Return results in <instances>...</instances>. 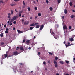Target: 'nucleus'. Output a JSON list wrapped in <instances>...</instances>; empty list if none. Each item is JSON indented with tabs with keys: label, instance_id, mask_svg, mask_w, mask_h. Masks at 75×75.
Returning a JSON list of instances; mask_svg holds the SVG:
<instances>
[{
	"label": "nucleus",
	"instance_id": "28",
	"mask_svg": "<svg viewBox=\"0 0 75 75\" xmlns=\"http://www.w3.org/2000/svg\"><path fill=\"white\" fill-rule=\"evenodd\" d=\"M30 29L31 30H33V27H30Z\"/></svg>",
	"mask_w": 75,
	"mask_h": 75
},
{
	"label": "nucleus",
	"instance_id": "62",
	"mask_svg": "<svg viewBox=\"0 0 75 75\" xmlns=\"http://www.w3.org/2000/svg\"><path fill=\"white\" fill-rule=\"evenodd\" d=\"M52 34H55V33L54 32H52Z\"/></svg>",
	"mask_w": 75,
	"mask_h": 75
},
{
	"label": "nucleus",
	"instance_id": "36",
	"mask_svg": "<svg viewBox=\"0 0 75 75\" xmlns=\"http://www.w3.org/2000/svg\"><path fill=\"white\" fill-rule=\"evenodd\" d=\"M5 33L6 34V33H8V31H7L6 30L5 31Z\"/></svg>",
	"mask_w": 75,
	"mask_h": 75
},
{
	"label": "nucleus",
	"instance_id": "41",
	"mask_svg": "<svg viewBox=\"0 0 75 75\" xmlns=\"http://www.w3.org/2000/svg\"><path fill=\"white\" fill-rule=\"evenodd\" d=\"M15 1H20V0H14Z\"/></svg>",
	"mask_w": 75,
	"mask_h": 75
},
{
	"label": "nucleus",
	"instance_id": "30",
	"mask_svg": "<svg viewBox=\"0 0 75 75\" xmlns=\"http://www.w3.org/2000/svg\"><path fill=\"white\" fill-rule=\"evenodd\" d=\"M43 64L44 65H46V62H45V61L43 62Z\"/></svg>",
	"mask_w": 75,
	"mask_h": 75
},
{
	"label": "nucleus",
	"instance_id": "12",
	"mask_svg": "<svg viewBox=\"0 0 75 75\" xmlns=\"http://www.w3.org/2000/svg\"><path fill=\"white\" fill-rule=\"evenodd\" d=\"M17 31L19 33H23V31H20V30H17Z\"/></svg>",
	"mask_w": 75,
	"mask_h": 75
},
{
	"label": "nucleus",
	"instance_id": "32",
	"mask_svg": "<svg viewBox=\"0 0 75 75\" xmlns=\"http://www.w3.org/2000/svg\"><path fill=\"white\" fill-rule=\"evenodd\" d=\"M34 9H35V10H38V8H37V7H35L34 8Z\"/></svg>",
	"mask_w": 75,
	"mask_h": 75
},
{
	"label": "nucleus",
	"instance_id": "7",
	"mask_svg": "<svg viewBox=\"0 0 75 75\" xmlns=\"http://www.w3.org/2000/svg\"><path fill=\"white\" fill-rule=\"evenodd\" d=\"M74 38H71L69 39V41H73Z\"/></svg>",
	"mask_w": 75,
	"mask_h": 75
},
{
	"label": "nucleus",
	"instance_id": "24",
	"mask_svg": "<svg viewBox=\"0 0 75 75\" xmlns=\"http://www.w3.org/2000/svg\"><path fill=\"white\" fill-rule=\"evenodd\" d=\"M30 26H35V24L34 23H33L32 24H31Z\"/></svg>",
	"mask_w": 75,
	"mask_h": 75
},
{
	"label": "nucleus",
	"instance_id": "49",
	"mask_svg": "<svg viewBox=\"0 0 75 75\" xmlns=\"http://www.w3.org/2000/svg\"><path fill=\"white\" fill-rule=\"evenodd\" d=\"M9 23H10V21H8L7 22V23L9 24Z\"/></svg>",
	"mask_w": 75,
	"mask_h": 75
},
{
	"label": "nucleus",
	"instance_id": "37",
	"mask_svg": "<svg viewBox=\"0 0 75 75\" xmlns=\"http://www.w3.org/2000/svg\"><path fill=\"white\" fill-rule=\"evenodd\" d=\"M69 29H71V28H72V27L71 26H69Z\"/></svg>",
	"mask_w": 75,
	"mask_h": 75
},
{
	"label": "nucleus",
	"instance_id": "14",
	"mask_svg": "<svg viewBox=\"0 0 75 75\" xmlns=\"http://www.w3.org/2000/svg\"><path fill=\"white\" fill-rule=\"evenodd\" d=\"M26 42L27 44H28L30 43V40H28L26 41Z\"/></svg>",
	"mask_w": 75,
	"mask_h": 75
},
{
	"label": "nucleus",
	"instance_id": "23",
	"mask_svg": "<svg viewBox=\"0 0 75 75\" xmlns=\"http://www.w3.org/2000/svg\"><path fill=\"white\" fill-rule=\"evenodd\" d=\"M28 10L29 11H31V8L30 7H28Z\"/></svg>",
	"mask_w": 75,
	"mask_h": 75
},
{
	"label": "nucleus",
	"instance_id": "2",
	"mask_svg": "<svg viewBox=\"0 0 75 75\" xmlns=\"http://www.w3.org/2000/svg\"><path fill=\"white\" fill-rule=\"evenodd\" d=\"M54 64L55 65V67L56 68H57L58 67V64H57V63L55 60H54Z\"/></svg>",
	"mask_w": 75,
	"mask_h": 75
},
{
	"label": "nucleus",
	"instance_id": "15",
	"mask_svg": "<svg viewBox=\"0 0 75 75\" xmlns=\"http://www.w3.org/2000/svg\"><path fill=\"white\" fill-rule=\"evenodd\" d=\"M59 62L62 64H64V61H61Z\"/></svg>",
	"mask_w": 75,
	"mask_h": 75
},
{
	"label": "nucleus",
	"instance_id": "40",
	"mask_svg": "<svg viewBox=\"0 0 75 75\" xmlns=\"http://www.w3.org/2000/svg\"><path fill=\"white\" fill-rule=\"evenodd\" d=\"M13 24H16V21H14L13 22Z\"/></svg>",
	"mask_w": 75,
	"mask_h": 75
},
{
	"label": "nucleus",
	"instance_id": "6",
	"mask_svg": "<svg viewBox=\"0 0 75 75\" xmlns=\"http://www.w3.org/2000/svg\"><path fill=\"white\" fill-rule=\"evenodd\" d=\"M30 23L29 21H28L27 22H25L24 23V25H27V24H28Z\"/></svg>",
	"mask_w": 75,
	"mask_h": 75
},
{
	"label": "nucleus",
	"instance_id": "9",
	"mask_svg": "<svg viewBox=\"0 0 75 75\" xmlns=\"http://www.w3.org/2000/svg\"><path fill=\"white\" fill-rule=\"evenodd\" d=\"M20 50L21 51H23L24 50V48L22 46L20 47Z\"/></svg>",
	"mask_w": 75,
	"mask_h": 75
},
{
	"label": "nucleus",
	"instance_id": "19",
	"mask_svg": "<svg viewBox=\"0 0 75 75\" xmlns=\"http://www.w3.org/2000/svg\"><path fill=\"white\" fill-rule=\"evenodd\" d=\"M49 9H50V11H52L53 10V8H52V7H50Z\"/></svg>",
	"mask_w": 75,
	"mask_h": 75
},
{
	"label": "nucleus",
	"instance_id": "16",
	"mask_svg": "<svg viewBox=\"0 0 75 75\" xmlns=\"http://www.w3.org/2000/svg\"><path fill=\"white\" fill-rule=\"evenodd\" d=\"M69 4L70 6H72V2H70Z\"/></svg>",
	"mask_w": 75,
	"mask_h": 75
},
{
	"label": "nucleus",
	"instance_id": "57",
	"mask_svg": "<svg viewBox=\"0 0 75 75\" xmlns=\"http://www.w3.org/2000/svg\"><path fill=\"white\" fill-rule=\"evenodd\" d=\"M13 30H15V29H16V28L15 27H13Z\"/></svg>",
	"mask_w": 75,
	"mask_h": 75
},
{
	"label": "nucleus",
	"instance_id": "46",
	"mask_svg": "<svg viewBox=\"0 0 75 75\" xmlns=\"http://www.w3.org/2000/svg\"><path fill=\"white\" fill-rule=\"evenodd\" d=\"M33 3H35V1L33 0Z\"/></svg>",
	"mask_w": 75,
	"mask_h": 75
},
{
	"label": "nucleus",
	"instance_id": "55",
	"mask_svg": "<svg viewBox=\"0 0 75 75\" xmlns=\"http://www.w3.org/2000/svg\"><path fill=\"white\" fill-rule=\"evenodd\" d=\"M19 64H20V65H22L23 64L22 63H19Z\"/></svg>",
	"mask_w": 75,
	"mask_h": 75
},
{
	"label": "nucleus",
	"instance_id": "56",
	"mask_svg": "<svg viewBox=\"0 0 75 75\" xmlns=\"http://www.w3.org/2000/svg\"><path fill=\"white\" fill-rule=\"evenodd\" d=\"M64 16H63L62 17V18L63 19H64Z\"/></svg>",
	"mask_w": 75,
	"mask_h": 75
},
{
	"label": "nucleus",
	"instance_id": "11",
	"mask_svg": "<svg viewBox=\"0 0 75 75\" xmlns=\"http://www.w3.org/2000/svg\"><path fill=\"white\" fill-rule=\"evenodd\" d=\"M68 12V11L67 9H65L64 11V13L65 14H67Z\"/></svg>",
	"mask_w": 75,
	"mask_h": 75
},
{
	"label": "nucleus",
	"instance_id": "18",
	"mask_svg": "<svg viewBox=\"0 0 75 75\" xmlns=\"http://www.w3.org/2000/svg\"><path fill=\"white\" fill-rule=\"evenodd\" d=\"M36 28H38L40 27V25H36L35 27Z\"/></svg>",
	"mask_w": 75,
	"mask_h": 75
},
{
	"label": "nucleus",
	"instance_id": "5",
	"mask_svg": "<svg viewBox=\"0 0 75 75\" xmlns=\"http://www.w3.org/2000/svg\"><path fill=\"white\" fill-rule=\"evenodd\" d=\"M18 16H14L13 17V18L14 20H16L18 18Z\"/></svg>",
	"mask_w": 75,
	"mask_h": 75
},
{
	"label": "nucleus",
	"instance_id": "47",
	"mask_svg": "<svg viewBox=\"0 0 75 75\" xmlns=\"http://www.w3.org/2000/svg\"><path fill=\"white\" fill-rule=\"evenodd\" d=\"M39 24V23H35V25H37V24Z\"/></svg>",
	"mask_w": 75,
	"mask_h": 75
},
{
	"label": "nucleus",
	"instance_id": "22",
	"mask_svg": "<svg viewBox=\"0 0 75 75\" xmlns=\"http://www.w3.org/2000/svg\"><path fill=\"white\" fill-rule=\"evenodd\" d=\"M0 3H3V0H0Z\"/></svg>",
	"mask_w": 75,
	"mask_h": 75
},
{
	"label": "nucleus",
	"instance_id": "20",
	"mask_svg": "<svg viewBox=\"0 0 75 75\" xmlns=\"http://www.w3.org/2000/svg\"><path fill=\"white\" fill-rule=\"evenodd\" d=\"M0 36L1 37H3V34L2 33L0 35Z\"/></svg>",
	"mask_w": 75,
	"mask_h": 75
},
{
	"label": "nucleus",
	"instance_id": "31",
	"mask_svg": "<svg viewBox=\"0 0 75 75\" xmlns=\"http://www.w3.org/2000/svg\"><path fill=\"white\" fill-rule=\"evenodd\" d=\"M69 62L68 61H67V60L66 61V63H67V64H68Z\"/></svg>",
	"mask_w": 75,
	"mask_h": 75
},
{
	"label": "nucleus",
	"instance_id": "43",
	"mask_svg": "<svg viewBox=\"0 0 75 75\" xmlns=\"http://www.w3.org/2000/svg\"><path fill=\"white\" fill-rule=\"evenodd\" d=\"M75 35H73L72 36V38H74V37H75Z\"/></svg>",
	"mask_w": 75,
	"mask_h": 75
},
{
	"label": "nucleus",
	"instance_id": "17",
	"mask_svg": "<svg viewBox=\"0 0 75 75\" xmlns=\"http://www.w3.org/2000/svg\"><path fill=\"white\" fill-rule=\"evenodd\" d=\"M48 53H49V55H53V53H52L49 52Z\"/></svg>",
	"mask_w": 75,
	"mask_h": 75
},
{
	"label": "nucleus",
	"instance_id": "38",
	"mask_svg": "<svg viewBox=\"0 0 75 75\" xmlns=\"http://www.w3.org/2000/svg\"><path fill=\"white\" fill-rule=\"evenodd\" d=\"M8 18H11V17H10V16H8Z\"/></svg>",
	"mask_w": 75,
	"mask_h": 75
},
{
	"label": "nucleus",
	"instance_id": "50",
	"mask_svg": "<svg viewBox=\"0 0 75 75\" xmlns=\"http://www.w3.org/2000/svg\"><path fill=\"white\" fill-rule=\"evenodd\" d=\"M13 24H12V23H11L10 24H9V25H10V26H11V25H12Z\"/></svg>",
	"mask_w": 75,
	"mask_h": 75
},
{
	"label": "nucleus",
	"instance_id": "61",
	"mask_svg": "<svg viewBox=\"0 0 75 75\" xmlns=\"http://www.w3.org/2000/svg\"><path fill=\"white\" fill-rule=\"evenodd\" d=\"M30 20H32V17H30Z\"/></svg>",
	"mask_w": 75,
	"mask_h": 75
},
{
	"label": "nucleus",
	"instance_id": "1",
	"mask_svg": "<svg viewBox=\"0 0 75 75\" xmlns=\"http://www.w3.org/2000/svg\"><path fill=\"white\" fill-rule=\"evenodd\" d=\"M8 55L7 54H4L2 55V58L3 59H5V58H6L7 57Z\"/></svg>",
	"mask_w": 75,
	"mask_h": 75
},
{
	"label": "nucleus",
	"instance_id": "60",
	"mask_svg": "<svg viewBox=\"0 0 75 75\" xmlns=\"http://www.w3.org/2000/svg\"><path fill=\"white\" fill-rule=\"evenodd\" d=\"M40 52H38V55H40Z\"/></svg>",
	"mask_w": 75,
	"mask_h": 75
},
{
	"label": "nucleus",
	"instance_id": "48",
	"mask_svg": "<svg viewBox=\"0 0 75 75\" xmlns=\"http://www.w3.org/2000/svg\"><path fill=\"white\" fill-rule=\"evenodd\" d=\"M11 6H14V4H11Z\"/></svg>",
	"mask_w": 75,
	"mask_h": 75
},
{
	"label": "nucleus",
	"instance_id": "53",
	"mask_svg": "<svg viewBox=\"0 0 75 75\" xmlns=\"http://www.w3.org/2000/svg\"><path fill=\"white\" fill-rule=\"evenodd\" d=\"M72 11L73 12H74V13H75V11L74 10H73Z\"/></svg>",
	"mask_w": 75,
	"mask_h": 75
},
{
	"label": "nucleus",
	"instance_id": "52",
	"mask_svg": "<svg viewBox=\"0 0 75 75\" xmlns=\"http://www.w3.org/2000/svg\"><path fill=\"white\" fill-rule=\"evenodd\" d=\"M19 17H21V14H19Z\"/></svg>",
	"mask_w": 75,
	"mask_h": 75
},
{
	"label": "nucleus",
	"instance_id": "21",
	"mask_svg": "<svg viewBox=\"0 0 75 75\" xmlns=\"http://www.w3.org/2000/svg\"><path fill=\"white\" fill-rule=\"evenodd\" d=\"M72 45V44H71L69 45H66V48H67L68 47H69V46H71V45Z\"/></svg>",
	"mask_w": 75,
	"mask_h": 75
},
{
	"label": "nucleus",
	"instance_id": "59",
	"mask_svg": "<svg viewBox=\"0 0 75 75\" xmlns=\"http://www.w3.org/2000/svg\"><path fill=\"white\" fill-rule=\"evenodd\" d=\"M6 25H4V27H6Z\"/></svg>",
	"mask_w": 75,
	"mask_h": 75
},
{
	"label": "nucleus",
	"instance_id": "51",
	"mask_svg": "<svg viewBox=\"0 0 75 75\" xmlns=\"http://www.w3.org/2000/svg\"><path fill=\"white\" fill-rule=\"evenodd\" d=\"M35 19H37V16H36L35 17Z\"/></svg>",
	"mask_w": 75,
	"mask_h": 75
},
{
	"label": "nucleus",
	"instance_id": "25",
	"mask_svg": "<svg viewBox=\"0 0 75 75\" xmlns=\"http://www.w3.org/2000/svg\"><path fill=\"white\" fill-rule=\"evenodd\" d=\"M58 3L59 4L61 3V0H57Z\"/></svg>",
	"mask_w": 75,
	"mask_h": 75
},
{
	"label": "nucleus",
	"instance_id": "10",
	"mask_svg": "<svg viewBox=\"0 0 75 75\" xmlns=\"http://www.w3.org/2000/svg\"><path fill=\"white\" fill-rule=\"evenodd\" d=\"M14 20H14V19H13V18H12L11 21H10V23H12V22H13V21H14Z\"/></svg>",
	"mask_w": 75,
	"mask_h": 75
},
{
	"label": "nucleus",
	"instance_id": "33",
	"mask_svg": "<svg viewBox=\"0 0 75 75\" xmlns=\"http://www.w3.org/2000/svg\"><path fill=\"white\" fill-rule=\"evenodd\" d=\"M23 2L24 6H25V3H24V1H23Z\"/></svg>",
	"mask_w": 75,
	"mask_h": 75
},
{
	"label": "nucleus",
	"instance_id": "58",
	"mask_svg": "<svg viewBox=\"0 0 75 75\" xmlns=\"http://www.w3.org/2000/svg\"><path fill=\"white\" fill-rule=\"evenodd\" d=\"M15 11L17 12H17H18V11H17V9H15Z\"/></svg>",
	"mask_w": 75,
	"mask_h": 75
},
{
	"label": "nucleus",
	"instance_id": "45",
	"mask_svg": "<svg viewBox=\"0 0 75 75\" xmlns=\"http://www.w3.org/2000/svg\"><path fill=\"white\" fill-rule=\"evenodd\" d=\"M25 39H24V40H23V42H25Z\"/></svg>",
	"mask_w": 75,
	"mask_h": 75
},
{
	"label": "nucleus",
	"instance_id": "3",
	"mask_svg": "<svg viewBox=\"0 0 75 75\" xmlns=\"http://www.w3.org/2000/svg\"><path fill=\"white\" fill-rule=\"evenodd\" d=\"M44 25H41L40 27V30H39V31H41V30H42L43 29V28H44Z\"/></svg>",
	"mask_w": 75,
	"mask_h": 75
},
{
	"label": "nucleus",
	"instance_id": "27",
	"mask_svg": "<svg viewBox=\"0 0 75 75\" xmlns=\"http://www.w3.org/2000/svg\"><path fill=\"white\" fill-rule=\"evenodd\" d=\"M58 57H55V60H56V61H57V60H58Z\"/></svg>",
	"mask_w": 75,
	"mask_h": 75
},
{
	"label": "nucleus",
	"instance_id": "34",
	"mask_svg": "<svg viewBox=\"0 0 75 75\" xmlns=\"http://www.w3.org/2000/svg\"><path fill=\"white\" fill-rule=\"evenodd\" d=\"M24 19L23 18L22 19V23H24Z\"/></svg>",
	"mask_w": 75,
	"mask_h": 75
},
{
	"label": "nucleus",
	"instance_id": "8",
	"mask_svg": "<svg viewBox=\"0 0 75 75\" xmlns=\"http://www.w3.org/2000/svg\"><path fill=\"white\" fill-rule=\"evenodd\" d=\"M63 28L64 30H67L68 29V28L66 26H64L63 27Z\"/></svg>",
	"mask_w": 75,
	"mask_h": 75
},
{
	"label": "nucleus",
	"instance_id": "35",
	"mask_svg": "<svg viewBox=\"0 0 75 75\" xmlns=\"http://www.w3.org/2000/svg\"><path fill=\"white\" fill-rule=\"evenodd\" d=\"M38 15L39 16H41V13H38Z\"/></svg>",
	"mask_w": 75,
	"mask_h": 75
},
{
	"label": "nucleus",
	"instance_id": "54",
	"mask_svg": "<svg viewBox=\"0 0 75 75\" xmlns=\"http://www.w3.org/2000/svg\"><path fill=\"white\" fill-rule=\"evenodd\" d=\"M4 44V43L3 42L1 43V45H3Z\"/></svg>",
	"mask_w": 75,
	"mask_h": 75
},
{
	"label": "nucleus",
	"instance_id": "29",
	"mask_svg": "<svg viewBox=\"0 0 75 75\" xmlns=\"http://www.w3.org/2000/svg\"><path fill=\"white\" fill-rule=\"evenodd\" d=\"M46 3H47V4H48V3H49V1H48V0H47L46 1Z\"/></svg>",
	"mask_w": 75,
	"mask_h": 75
},
{
	"label": "nucleus",
	"instance_id": "44",
	"mask_svg": "<svg viewBox=\"0 0 75 75\" xmlns=\"http://www.w3.org/2000/svg\"><path fill=\"white\" fill-rule=\"evenodd\" d=\"M18 49H19V47H17L16 50H18Z\"/></svg>",
	"mask_w": 75,
	"mask_h": 75
},
{
	"label": "nucleus",
	"instance_id": "4",
	"mask_svg": "<svg viewBox=\"0 0 75 75\" xmlns=\"http://www.w3.org/2000/svg\"><path fill=\"white\" fill-rule=\"evenodd\" d=\"M18 54V52L16 51L13 52V55H17Z\"/></svg>",
	"mask_w": 75,
	"mask_h": 75
},
{
	"label": "nucleus",
	"instance_id": "26",
	"mask_svg": "<svg viewBox=\"0 0 75 75\" xmlns=\"http://www.w3.org/2000/svg\"><path fill=\"white\" fill-rule=\"evenodd\" d=\"M11 14L12 15H13V10H11Z\"/></svg>",
	"mask_w": 75,
	"mask_h": 75
},
{
	"label": "nucleus",
	"instance_id": "64",
	"mask_svg": "<svg viewBox=\"0 0 75 75\" xmlns=\"http://www.w3.org/2000/svg\"><path fill=\"white\" fill-rule=\"evenodd\" d=\"M56 75H59V74H58V73H57V74H56Z\"/></svg>",
	"mask_w": 75,
	"mask_h": 75
},
{
	"label": "nucleus",
	"instance_id": "63",
	"mask_svg": "<svg viewBox=\"0 0 75 75\" xmlns=\"http://www.w3.org/2000/svg\"><path fill=\"white\" fill-rule=\"evenodd\" d=\"M28 49L29 50H31V47H29Z\"/></svg>",
	"mask_w": 75,
	"mask_h": 75
},
{
	"label": "nucleus",
	"instance_id": "42",
	"mask_svg": "<svg viewBox=\"0 0 75 75\" xmlns=\"http://www.w3.org/2000/svg\"><path fill=\"white\" fill-rule=\"evenodd\" d=\"M8 30H9V29L8 28H7L6 29V31H8Z\"/></svg>",
	"mask_w": 75,
	"mask_h": 75
},
{
	"label": "nucleus",
	"instance_id": "39",
	"mask_svg": "<svg viewBox=\"0 0 75 75\" xmlns=\"http://www.w3.org/2000/svg\"><path fill=\"white\" fill-rule=\"evenodd\" d=\"M8 16H11V13H8Z\"/></svg>",
	"mask_w": 75,
	"mask_h": 75
},
{
	"label": "nucleus",
	"instance_id": "13",
	"mask_svg": "<svg viewBox=\"0 0 75 75\" xmlns=\"http://www.w3.org/2000/svg\"><path fill=\"white\" fill-rule=\"evenodd\" d=\"M70 17H71L72 18H74V17H75V16L74 15H72L70 16Z\"/></svg>",
	"mask_w": 75,
	"mask_h": 75
}]
</instances>
